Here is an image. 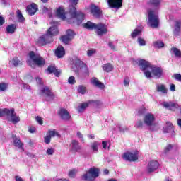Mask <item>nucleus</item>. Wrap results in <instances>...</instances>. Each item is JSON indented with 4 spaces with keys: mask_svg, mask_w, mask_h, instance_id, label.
Here are the masks:
<instances>
[{
    "mask_svg": "<svg viewBox=\"0 0 181 181\" xmlns=\"http://www.w3.org/2000/svg\"><path fill=\"white\" fill-rule=\"evenodd\" d=\"M53 42V38L51 37L49 35L46 34L42 35L38 39L37 43L40 46H45L47 43H52Z\"/></svg>",
    "mask_w": 181,
    "mask_h": 181,
    "instance_id": "14",
    "label": "nucleus"
},
{
    "mask_svg": "<svg viewBox=\"0 0 181 181\" xmlns=\"http://www.w3.org/2000/svg\"><path fill=\"white\" fill-rule=\"evenodd\" d=\"M122 158H123L124 160H128L129 162H135L138 160V151H135L134 153H124Z\"/></svg>",
    "mask_w": 181,
    "mask_h": 181,
    "instance_id": "11",
    "label": "nucleus"
},
{
    "mask_svg": "<svg viewBox=\"0 0 181 181\" xmlns=\"http://www.w3.org/2000/svg\"><path fill=\"white\" fill-rule=\"evenodd\" d=\"M78 172V170L77 169H73L69 172L68 176H69V177H76V175H77Z\"/></svg>",
    "mask_w": 181,
    "mask_h": 181,
    "instance_id": "45",
    "label": "nucleus"
},
{
    "mask_svg": "<svg viewBox=\"0 0 181 181\" xmlns=\"http://www.w3.org/2000/svg\"><path fill=\"white\" fill-rule=\"evenodd\" d=\"M135 128H137L138 129H142L144 128V122L139 120L137 122H136Z\"/></svg>",
    "mask_w": 181,
    "mask_h": 181,
    "instance_id": "46",
    "label": "nucleus"
},
{
    "mask_svg": "<svg viewBox=\"0 0 181 181\" xmlns=\"http://www.w3.org/2000/svg\"><path fill=\"white\" fill-rule=\"evenodd\" d=\"M6 115L8 121H11L13 124H18L21 119L19 117L16 116L15 113V109H0V117Z\"/></svg>",
    "mask_w": 181,
    "mask_h": 181,
    "instance_id": "6",
    "label": "nucleus"
},
{
    "mask_svg": "<svg viewBox=\"0 0 181 181\" xmlns=\"http://www.w3.org/2000/svg\"><path fill=\"white\" fill-rule=\"evenodd\" d=\"M83 27L86 29H88L89 30H93V29H95L98 36L107 35L108 32V28L107 27V25L101 23L95 24L91 21H88L86 23L83 24Z\"/></svg>",
    "mask_w": 181,
    "mask_h": 181,
    "instance_id": "4",
    "label": "nucleus"
},
{
    "mask_svg": "<svg viewBox=\"0 0 181 181\" xmlns=\"http://www.w3.org/2000/svg\"><path fill=\"white\" fill-rule=\"evenodd\" d=\"M161 105H163L164 108H169V110H170V108H175L176 107V103L163 102Z\"/></svg>",
    "mask_w": 181,
    "mask_h": 181,
    "instance_id": "31",
    "label": "nucleus"
},
{
    "mask_svg": "<svg viewBox=\"0 0 181 181\" xmlns=\"http://www.w3.org/2000/svg\"><path fill=\"white\" fill-rule=\"evenodd\" d=\"M15 30H16V25H15V24L8 25L6 28V33H10L12 35L13 33H15Z\"/></svg>",
    "mask_w": 181,
    "mask_h": 181,
    "instance_id": "28",
    "label": "nucleus"
},
{
    "mask_svg": "<svg viewBox=\"0 0 181 181\" xmlns=\"http://www.w3.org/2000/svg\"><path fill=\"white\" fill-rule=\"evenodd\" d=\"M35 80L37 84H40V86H42L43 84V82L42 81V79L40 78H36Z\"/></svg>",
    "mask_w": 181,
    "mask_h": 181,
    "instance_id": "62",
    "label": "nucleus"
},
{
    "mask_svg": "<svg viewBox=\"0 0 181 181\" xmlns=\"http://www.w3.org/2000/svg\"><path fill=\"white\" fill-rule=\"evenodd\" d=\"M35 119H36L37 122H38V124H40V125H43V120L42 119V117L37 116L35 117Z\"/></svg>",
    "mask_w": 181,
    "mask_h": 181,
    "instance_id": "54",
    "label": "nucleus"
},
{
    "mask_svg": "<svg viewBox=\"0 0 181 181\" xmlns=\"http://www.w3.org/2000/svg\"><path fill=\"white\" fill-rule=\"evenodd\" d=\"M108 145V142L107 141H102V146L103 149H107V146Z\"/></svg>",
    "mask_w": 181,
    "mask_h": 181,
    "instance_id": "59",
    "label": "nucleus"
},
{
    "mask_svg": "<svg viewBox=\"0 0 181 181\" xmlns=\"http://www.w3.org/2000/svg\"><path fill=\"white\" fill-rule=\"evenodd\" d=\"M46 153L48 155H53V153H54V148H50L47 149Z\"/></svg>",
    "mask_w": 181,
    "mask_h": 181,
    "instance_id": "53",
    "label": "nucleus"
},
{
    "mask_svg": "<svg viewBox=\"0 0 181 181\" xmlns=\"http://www.w3.org/2000/svg\"><path fill=\"white\" fill-rule=\"evenodd\" d=\"M10 64L13 67H18V66H22V61H21L18 57H14L11 61H10Z\"/></svg>",
    "mask_w": 181,
    "mask_h": 181,
    "instance_id": "27",
    "label": "nucleus"
},
{
    "mask_svg": "<svg viewBox=\"0 0 181 181\" xmlns=\"http://www.w3.org/2000/svg\"><path fill=\"white\" fill-rule=\"evenodd\" d=\"M66 54V51H64V47L62 45L58 46L57 49L55 50V55L58 57V59H62L63 56Z\"/></svg>",
    "mask_w": 181,
    "mask_h": 181,
    "instance_id": "23",
    "label": "nucleus"
},
{
    "mask_svg": "<svg viewBox=\"0 0 181 181\" xmlns=\"http://www.w3.org/2000/svg\"><path fill=\"white\" fill-rule=\"evenodd\" d=\"M38 9L37 4L32 3L30 5L27 6L26 12L28 13V15H30V16H33V15L37 12Z\"/></svg>",
    "mask_w": 181,
    "mask_h": 181,
    "instance_id": "18",
    "label": "nucleus"
},
{
    "mask_svg": "<svg viewBox=\"0 0 181 181\" xmlns=\"http://www.w3.org/2000/svg\"><path fill=\"white\" fill-rule=\"evenodd\" d=\"M23 88L26 89V90H30V86L26 83H23Z\"/></svg>",
    "mask_w": 181,
    "mask_h": 181,
    "instance_id": "63",
    "label": "nucleus"
},
{
    "mask_svg": "<svg viewBox=\"0 0 181 181\" xmlns=\"http://www.w3.org/2000/svg\"><path fill=\"white\" fill-rule=\"evenodd\" d=\"M48 135L49 136V138H54V136H57V138H60V133L58 132H56V130H49L48 132Z\"/></svg>",
    "mask_w": 181,
    "mask_h": 181,
    "instance_id": "33",
    "label": "nucleus"
},
{
    "mask_svg": "<svg viewBox=\"0 0 181 181\" xmlns=\"http://www.w3.org/2000/svg\"><path fill=\"white\" fill-rule=\"evenodd\" d=\"M17 18L18 22H25V17H23V15H22L21 10L17 11Z\"/></svg>",
    "mask_w": 181,
    "mask_h": 181,
    "instance_id": "39",
    "label": "nucleus"
},
{
    "mask_svg": "<svg viewBox=\"0 0 181 181\" xmlns=\"http://www.w3.org/2000/svg\"><path fill=\"white\" fill-rule=\"evenodd\" d=\"M69 6L68 12L66 13L64 8L59 7L57 9L56 16L62 21H66V18H70L67 20L69 23H74V25H81L84 21V13L78 11L76 8V5L78 4L79 0H69Z\"/></svg>",
    "mask_w": 181,
    "mask_h": 181,
    "instance_id": "1",
    "label": "nucleus"
},
{
    "mask_svg": "<svg viewBox=\"0 0 181 181\" xmlns=\"http://www.w3.org/2000/svg\"><path fill=\"white\" fill-rule=\"evenodd\" d=\"M15 179H16V181H23V179H22V177L18 175L15 176Z\"/></svg>",
    "mask_w": 181,
    "mask_h": 181,
    "instance_id": "64",
    "label": "nucleus"
},
{
    "mask_svg": "<svg viewBox=\"0 0 181 181\" xmlns=\"http://www.w3.org/2000/svg\"><path fill=\"white\" fill-rule=\"evenodd\" d=\"M137 42H138V43L140 46H145V45H146V42H145V40H144L141 37L138 38Z\"/></svg>",
    "mask_w": 181,
    "mask_h": 181,
    "instance_id": "48",
    "label": "nucleus"
},
{
    "mask_svg": "<svg viewBox=\"0 0 181 181\" xmlns=\"http://www.w3.org/2000/svg\"><path fill=\"white\" fill-rule=\"evenodd\" d=\"M171 52L175 54V57H181V52L179 49L176 47H172Z\"/></svg>",
    "mask_w": 181,
    "mask_h": 181,
    "instance_id": "37",
    "label": "nucleus"
},
{
    "mask_svg": "<svg viewBox=\"0 0 181 181\" xmlns=\"http://www.w3.org/2000/svg\"><path fill=\"white\" fill-rule=\"evenodd\" d=\"M72 71H74L76 76H90V71L87 65L77 57H75L73 60Z\"/></svg>",
    "mask_w": 181,
    "mask_h": 181,
    "instance_id": "3",
    "label": "nucleus"
},
{
    "mask_svg": "<svg viewBox=\"0 0 181 181\" xmlns=\"http://www.w3.org/2000/svg\"><path fill=\"white\" fill-rule=\"evenodd\" d=\"M66 35L72 40L73 37H74V32L72 30H66Z\"/></svg>",
    "mask_w": 181,
    "mask_h": 181,
    "instance_id": "47",
    "label": "nucleus"
},
{
    "mask_svg": "<svg viewBox=\"0 0 181 181\" xmlns=\"http://www.w3.org/2000/svg\"><path fill=\"white\" fill-rule=\"evenodd\" d=\"M162 2V0H148L147 1V5H149V6H153V8H156L154 9H157L159 8V6L160 5V3Z\"/></svg>",
    "mask_w": 181,
    "mask_h": 181,
    "instance_id": "25",
    "label": "nucleus"
},
{
    "mask_svg": "<svg viewBox=\"0 0 181 181\" xmlns=\"http://www.w3.org/2000/svg\"><path fill=\"white\" fill-rule=\"evenodd\" d=\"M139 66L142 71H144V75L147 78H151V77L160 78L163 74L162 69L153 66L151 63L144 59H140L139 61Z\"/></svg>",
    "mask_w": 181,
    "mask_h": 181,
    "instance_id": "2",
    "label": "nucleus"
},
{
    "mask_svg": "<svg viewBox=\"0 0 181 181\" xmlns=\"http://www.w3.org/2000/svg\"><path fill=\"white\" fill-rule=\"evenodd\" d=\"M172 149H173V145H172V144H168V145L164 148V150H163V156L168 155V153H169V151H171Z\"/></svg>",
    "mask_w": 181,
    "mask_h": 181,
    "instance_id": "36",
    "label": "nucleus"
},
{
    "mask_svg": "<svg viewBox=\"0 0 181 181\" xmlns=\"http://www.w3.org/2000/svg\"><path fill=\"white\" fill-rule=\"evenodd\" d=\"M71 150L73 151V152H80L81 151V146L78 141L72 140Z\"/></svg>",
    "mask_w": 181,
    "mask_h": 181,
    "instance_id": "22",
    "label": "nucleus"
},
{
    "mask_svg": "<svg viewBox=\"0 0 181 181\" xmlns=\"http://www.w3.org/2000/svg\"><path fill=\"white\" fill-rule=\"evenodd\" d=\"M173 77L175 80H177V81H181V75L180 74H175Z\"/></svg>",
    "mask_w": 181,
    "mask_h": 181,
    "instance_id": "56",
    "label": "nucleus"
},
{
    "mask_svg": "<svg viewBox=\"0 0 181 181\" xmlns=\"http://www.w3.org/2000/svg\"><path fill=\"white\" fill-rule=\"evenodd\" d=\"M144 122L147 127L155 125V116L152 113H147L144 118Z\"/></svg>",
    "mask_w": 181,
    "mask_h": 181,
    "instance_id": "12",
    "label": "nucleus"
},
{
    "mask_svg": "<svg viewBox=\"0 0 181 181\" xmlns=\"http://www.w3.org/2000/svg\"><path fill=\"white\" fill-rule=\"evenodd\" d=\"M95 54V49H90V50H88L87 52V55L89 57H91V56Z\"/></svg>",
    "mask_w": 181,
    "mask_h": 181,
    "instance_id": "52",
    "label": "nucleus"
},
{
    "mask_svg": "<svg viewBox=\"0 0 181 181\" xmlns=\"http://www.w3.org/2000/svg\"><path fill=\"white\" fill-rule=\"evenodd\" d=\"M28 131L30 134H35V132H36V128L35 127H30Z\"/></svg>",
    "mask_w": 181,
    "mask_h": 181,
    "instance_id": "57",
    "label": "nucleus"
},
{
    "mask_svg": "<svg viewBox=\"0 0 181 181\" xmlns=\"http://www.w3.org/2000/svg\"><path fill=\"white\" fill-rule=\"evenodd\" d=\"M156 90L157 93H161V94H164V95L168 94V88L163 84H156Z\"/></svg>",
    "mask_w": 181,
    "mask_h": 181,
    "instance_id": "21",
    "label": "nucleus"
},
{
    "mask_svg": "<svg viewBox=\"0 0 181 181\" xmlns=\"http://www.w3.org/2000/svg\"><path fill=\"white\" fill-rule=\"evenodd\" d=\"M90 149H92L93 152L97 153L98 152V142L95 141L90 144Z\"/></svg>",
    "mask_w": 181,
    "mask_h": 181,
    "instance_id": "35",
    "label": "nucleus"
},
{
    "mask_svg": "<svg viewBox=\"0 0 181 181\" xmlns=\"http://www.w3.org/2000/svg\"><path fill=\"white\" fill-rule=\"evenodd\" d=\"M90 103H88V101L81 103V105L78 107V112H84V110H86V108H87V107H88Z\"/></svg>",
    "mask_w": 181,
    "mask_h": 181,
    "instance_id": "32",
    "label": "nucleus"
},
{
    "mask_svg": "<svg viewBox=\"0 0 181 181\" xmlns=\"http://www.w3.org/2000/svg\"><path fill=\"white\" fill-rule=\"evenodd\" d=\"M163 46H165L163 42L156 41L154 42V47H156V49H160V47H163Z\"/></svg>",
    "mask_w": 181,
    "mask_h": 181,
    "instance_id": "44",
    "label": "nucleus"
},
{
    "mask_svg": "<svg viewBox=\"0 0 181 181\" xmlns=\"http://www.w3.org/2000/svg\"><path fill=\"white\" fill-rule=\"evenodd\" d=\"M76 135L79 139H81V142H84V139L83 138V134L80 132H77Z\"/></svg>",
    "mask_w": 181,
    "mask_h": 181,
    "instance_id": "55",
    "label": "nucleus"
},
{
    "mask_svg": "<svg viewBox=\"0 0 181 181\" xmlns=\"http://www.w3.org/2000/svg\"><path fill=\"white\" fill-rule=\"evenodd\" d=\"M148 13V25L153 29H156L159 27V16H158V9L149 8L147 11Z\"/></svg>",
    "mask_w": 181,
    "mask_h": 181,
    "instance_id": "5",
    "label": "nucleus"
},
{
    "mask_svg": "<svg viewBox=\"0 0 181 181\" xmlns=\"http://www.w3.org/2000/svg\"><path fill=\"white\" fill-rule=\"evenodd\" d=\"M50 141H52V138L49 135L44 137V142H45L47 145L50 144Z\"/></svg>",
    "mask_w": 181,
    "mask_h": 181,
    "instance_id": "51",
    "label": "nucleus"
},
{
    "mask_svg": "<svg viewBox=\"0 0 181 181\" xmlns=\"http://www.w3.org/2000/svg\"><path fill=\"white\" fill-rule=\"evenodd\" d=\"M13 145L16 148H18V149H21L22 151H23V145L24 144L21 141V139L19 138L16 137V136H15V135H13Z\"/></svg>",
    "mask_w": 181,
    "mask_h": 181,
    "instance_id": "19",
    "label": "nucleus"
},
{
    "mask_svg": "<svg viewBox=\"0 0 181 181\" xmlns=\"http://www.w3.org/2000/svg\"><path fill=\"white\" fill-rule=\"evenodd\" d=\"M8 90V83H0V91H6Z\"/></svg>",
    "mask_w": 181,
    "mask_h": 181,
    "instance_id": "40",
    "label": "nucleus"
},
{
    "mask_svg": "<svg viewBox=\"0 0 181 181\" xmlns=\"http://www.w3.org/2000/svg\"><path fill=\"white\" fill-rule=\"evenodd\" d=\"M86 88L84 86L80 85L78 86V93H79V94H86Z\"/></svg>",
    "mask_w": 181,
    "mask_h": 181,
    "instance_id": "41",
    "label": "nucleus"
},
{
    "mask_svg": "<svg viewBox=\"0 0 181 181\" xmlns=\"http://www.w3.org/2000/svg\"><path fill=\"white\" fill-rule=\"evenodd\" d=\"M170 91H176V86H175V84H171L170 86Z\"/></svg>",
    "mask_w": 181,
    "mask_h": 181,
    "instance_id": "58",
    "label": "nucleus"
},
{
    "mask_svg": "<svg viewBox=\"0 0 181 181\" xmlns=\"http://www.w3.org/2000/svg\"><path fill=\"white\" fill-rule=\"evenodd\" d=\"M180 27H181V23L180 21H176L175 29H174V35L175 36H179V33H180Z\"/></svg>",
    "mask_w": 181,
    "mask_h": 181,
    "instance_id": "29",
    "label": "nucleus"
},
{
    "mask_svg": "<svg viewBox=\"0 0 181 181\" xmlns=\"http://www.w3.org/2000/svg\"><path fill=\"white\" fill-rule=\"evenodd\" d=\"M124 86H129V79L128 78H125L124 80Z\"/></svg>",
    "mask_w": 181,
    "mask_h": 181,
    "instance_id": "61",
    "label": "nucleus"
},
{
    "mask_svg": "<svg viewBox=\"0 0 181 181\" xmlns=\"http://www.w3.org/2000/svg\"><path fill=\"white\" fill-rule=\"evenodd\" d=\"M141 33H142L141 28H136L133 31V33L131 34V36H132V39H135V37H136V36L141 35Z\"/></svg>",
    "mask_w": 181,
    "mask_h": 181,
    "instance_id": "34",
    "label": "nucleus"
},
{
    "mask_svg": "<svg viewBox=\"0 0 181 181\" xmlns=\"http://www.w3.org/2000/svg\"><path fill=\"white\" fill-rule=\"evenodd\" d=\"M47 71L49 74L54 73L57 77H59L60 76V70L56 69L55 66H49L47 68Z\"/></svg>",
    "mask_w": 181,
    "mask_h": 181,
    "instance_id": "26",
    "label": "nucleus"
},
{
    "mask_svg": "<svg viewBox=\"0 0 181 181\" xmlns=\"http://www.w3.org/2000/svg\"><path fill=\"white\" fill-rule=\"evenodd\" d=\"M117 128H118V130L122 134H124V132H127V131L129 130L128 127H127L126 126H122L121 124H118Z\"/></svg>",
    "mask_w": 181,
    "mask_h": 181,
    "instance_id": "42",
    "label": "nucleus"
},
{
    "mask_svg": "<svg viewBox=\"0 0 181 181\" xmlns=\"http://www.w3.org/2000/svg\"><path fill=\"white\" fill-rule=\"evenodd\" d=\"M90 83L93 84L95 87H98V88H100L101 90H103L105 88V86L104 83L100 82V81L95 78H93L90 80Z\"/></svg>",
    "mask_w": 181,
    "mask_h": 181,
    "instance_id": "24",
    "label": "nucleus"
},
{
    "mask_svg": "<svg viewBox=\"0 0 181 181\" xmlns=\"http://www.w3.org/2000/svg\"><path fill=\"white\" fill-rule=\"evenodd\" d=\"M166 127L164 129V132L165 134H170L171 136H175V129L173 128V124L170 122H166Z\"/></svg>",
    "mask_w": 181,
    "mask_h": 181,
    "instance_id": "20",
    "label": "nucleus"
},
{
    "mask_svg": "<svg viewBox=\"0 0 181 181\" xmlns=\"http://www.w3.org/2000/svg\"><path fill=\"white\" fill-rule=\"evenodd\" d=\"M5 23V18L0 16V26H2Z\"/></svg>",
    "mask_w": 181,
    "mask_h": 181,
    "instance_id": "60",
    "label": "nucleus"
},
{
    "mask_svg": "<svg viewBox=\"0 0 181 181\" xmlns=\"http://www.w3.org/2000/svg\"><path fill=\"white\" fill-rule=\"evenodd\" d=\"M29 57L34 64L37 66H45V59H43L40 54L35 53V52L31 51L29 53Z\"/></svg>",
    "mask_w": 181,
    "mask_h": 181,
    "instance_id": "8",
    "label": "nucleus"
},
{
    "mask_svg": "<svg viewBox=\"0 0 181 181\" xmlns=\"http://www.w3.org/2000/svg\"><path fill=\"white\" fill-rule=\"evenodd\" d=\"M42 95L45 96L46 101H52L54 100V94L50 90V88L47 86L42 87L40 90Z\"/></svg>",
    "mask_w": 181,
    "mask_h": 181,
    "instance_id": "10",
    "label": "nucleus"
},
{
    "mask_svg": "<svg viewBox=\"0 0 181 181\" xmlns=\"http://www.w3.org/2000/svg\"><path fill=\"white\" fill-rule=\"evenodd\" d=\"M100 175V169L92 167L82 175V180L94 181Z\"/></svg>",
    "mask_w": 181,
    "mask_h": 181,
    "instance_id": "7",
    "label": "nucleus"
},
{
    "mask_svg": "<svg viewBox=\"0 0 181 181\" xmlns=\"http://www.w3.org/2000/svg\"><path fill=\"white\" fill-rule=\"evenodd\" d=\"M88 104H93L95 107H101V105H103V102H101V100H88Z\"/></svg>",
    "mask_w": 181,
    "mask_h": 181,
    "instance_id": "38",
    "label": "nucleus"
},
{
    "mask_svg": "<svg viewBox=\"0 0 181 181\" xmlns=\"http://www.w3.org/2000/svg\"><path fill=\"white\" fill-rule=\"evenodd\" d=\"M158 168H159V163L157 160H151L147 165V172L152 173V172H155Z\"/></svg>",
    "mask_w": 181,
    "mask_h": 181,
    "instance_id": "17",
    "label": "nucleus"
},
{
    "mask_svg": "<svg viewBox=\"0 0 181 181\" xmlns=\"http://www.w3.org/2000/svg\"><path fill=\"white\" fill-rule=\"evenodd\" d=\"M108 46L111 49V50H113L114 52L117 50V47L115 46V45H114V43H112V42H109Z\"/></svg>",
    "mask_w": 181,
    "mask_h": 181,
    "instance_id": "50",
    "label": "nucleus"
},
{
    "mask_svg": "<svg viewBox=\"0 0 181 181\" xmlns=\"http://www.w3.org/2000/svg\"><path fill=\"white\" fill-rule=\"evenodd\" d=\"M50 24L52 27H50L47 31V34L48 36H50L53 38V36H56V35H59V28H57V25H59V21H51Z\"/></svg>",
    "mask_w": 181,
    "mask_h": 181,
    "instance_id": "9",
    "label": "nucleus"
},
{
    "mask_svg": "<svg viewBox=\"0 0 181 181\" xmlns=\"http://www.w3.org/2000/svg\"><path fill=\"white\" fill-rule=\"evenodd\" d=\"M90 13L93 16H95V18H100L101 15H103V11L98 6L92 4L90 6Z\"/></svg>",
    "mask_w": 181,
    "mask_h": 181,
    "instance_id": "16",
    "label": "nucleus"
},
{
    "mask_svg": "<svg viewBox=\"0 0 181 181\" xmlns=\"http://www.w3.org/2000/svg\"><path fill=\"white\" fill-rule=\"evenodd\" d=\"M109 8L121 9L124 0H107Z\"/></svg>",
    "mask_w": 181,
    "mask_h": 181,
    "instance_id": "13",
    "label": "nucleus"
},
{
    "mask_svg": "<svg viewBox=\"0 0 181 181\" xmlns=\"http://www.w3.org/2000/svg\"><path fill=\"white\" fill-rule=\"evenodd\" d=\"M113 69L114 66L110 63L105 64L103 66V70H104V71H106V73H110V71H112Z\"/></svg>",
    "mask_w": 181,
    "mask_h": 181,
    "instance_id": "30",
    "label": "nucleus"
},
{
    "mask_svg": "<svg viewBox=\"0 0 181 181\" xmlns=\"http://www.w3.org/2000/svg\"><path fill=\"white\" fill-rule=\"evenodd\" d=\"M61 40L63 42V43H65V45H67L70 40H71V38L70 37H68L67 35H63L61 37Z\"/></svg>",
    "mask_w": 181,
    "mask_h": 181,
    "instance_id": "43",
    "label": "nucleus"
},
{
    "mask_svg": "<svg viewBox=\"0 0 181 181\" xmlns=\"http://www.w3.org/2000/svg\"><path fill=\"white\" fill-rule=\"evenodd\" d=\"M68 83L69 84H76V78L74 76H70L68 78Z\"/></svg>",
    "mask_w": 181,
    "mask_h": 181,
    "instance_id": "49",
    "label": "nucleus"
},
{
    "mask_svg": "<svg viewBox=\"0 0 181 181\" xmlns=\"http://www.w3.org/2000/svg\"><path fill=\"white\" fill-rule=\"evenodd\" d=\"M58 115H59L61 119L63 121H70L71 116L67 110L62 108L59 110Z\"/></svg>",
    "mask_w": 181,
    "mask_h": 181,
    "instance_id": "15",
    "label": "nucleus"
}]
</instances>
